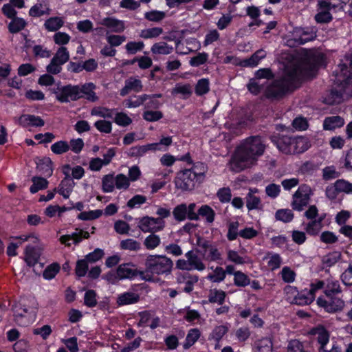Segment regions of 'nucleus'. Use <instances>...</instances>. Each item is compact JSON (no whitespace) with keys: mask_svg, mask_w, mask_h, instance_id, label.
Wrapping results in <instances>:
<instances>
[{"mask_svg":"<svg viewBox=\"0 0 352 352\" xmlns=\"http://www.w3.org/2000/svg\"><path fill=\"white\" fill-rule=\"evenodd\" d=\"M266 56V52L261 49L255 52L250 58L243 61V66L254 67L256 66L261 60Z\"/></svg>","mask_w":352,"mask_h":352,"instance_id":"473e14b6","label":"nucleus"},{"mask_svg":"<svg viewBox=\"0 0 352 352\" xmlns=\"http://www.w3.org/2000/svg\"><path fill=\"white\" fill-rule=\"evenodd\" d=\"M175 220L178 221H184L187 217V206L186 204H181L177 206L173 211Z\"/></svg>","mask_w":352,"mask_h":352,"instance_id":"5fc2aeb1","label":"nucleus"},{"mask_svg":"<svg viewBox=\"0 0 352 352\" xmlns=\"http://www.w3.org/2000/svg\"><path fill=\"white\" fill-rule=\"evenodd\" d=\"M185 256L188 259L190 266L192 270L204 271L206 269V265L198 256L197 253L192 250H190L185 254Z\"/></svg>","mask_w":352,"mask_h":352,"instance_id":"5701e85b","label":"nucleus"},{"mask_svg":"<svg viewBox=\"0 0 352 352\" xmlns=\"http://www.w3.org/2000/svg\"><path fill=\"white\" fill-rule=\"evenodd\" d=\"M200 335H201V333H200V331L199 329H190L186 336V340L184 344V348L185 349H189L199 338Z\"/></svg>","mask_w":352,"mask_h":352,"instance_id":"a18cd8bd","label":"nucleus"},{"mask_svg":"<svg viewBox=\"0 0 352 352\" xmlns=\"http://www.w3.org/2000/svg\"><path fill=\"white\" fill-rule=\"evenodd\" d=\"M144 96H146V101L144 103L146 109H157L162 105V103L157 100L158 98L162 97L161 94H144Z\"/></svg>","mask_w":352,"mask_h":352,"instance_id":"e433bc0d","label":"nucleus"},{"mask_svg":"<svg viewBox=\"0 0 352 352\" xmlns=\"http://www.w3.org/2000/svg\"><path fill=\"white\" fill-rule=\"evenodd\" d=\"M265 149V144L260 136L245 139L237 147L230 162L231 169L240 172L256 164Z\"/></svg>","mask_w":352,"mask_h":352,"instance_id":"f03ea898","label":"nucleus"},{"mask_svg":"<svg viewBox=\"0 0 352 352\" xmlns=\"http://www.w3.org/2000/svg\"><path fill=\"white\" fill-rule=\"evenodd\" d=\"M156 145L148 144L142 146H135L130 148L127 151V155L129 157H142L148 151H153Z\"/></svg>","mask_w":352,"mask_h":352,"instance_id":"c85d7f7f","label":"nucleus"},{"mask_svg":"<svg viewBox=\"0 0 352 352\" xmlns=\"http://www.w3.org/2000/svg\"><path fill=\"white\" fill-rule=\"evenodd\" d=\"M317 304L329 313L342 311L344 307V300L338 297H333L332 296L329 297L328 300L320 297L318 298L317 299Z\"/></svg>","mask_w":352,"mask_h":352,"instance_id":"9b49d317","label":"nucleus"},{"mask_svg":"<svg viewBox=\"0 0 352 352\" xmlns=\"http://www.w3.org/2000/svg\"><path fill=\"white\" fill-rule=\"evenodd\" d=\"M276 144L278 150L285 154H294L303 152L305 140L302 138H292L283 135L277 139Z\"/></svg>","mask_w":352,"mask_h":352,"instance_id":"39448f33","label":"nucleus"},{"mask_svg":"<svg viewBox=\"0 0 352 352\" xmlns=\"http://www.w3.org/2000/svg\"><path fill=\"white\" fill-rule=\"evenodd\" d=\"M226 294L221 289H210L208 294V300L212 303H218L222 305L225 300Z\"/></svg>","mask_w":352,"mask_h":352,"instance_id":"4c0bfd02","label":"nucleus"},{"mask_svg":"<svg viewBox=\"0 0 352 352\" xmlns=\"http://www.w3.org/2000/svg\"><path fill=\"white\" fill-rule=\"evenodd\" d=\"M175 183L176 188L183 191L192 190L197 184H200L192 171L188 169L177 173Z\"/></svg>","mask_w":352,"mask_h":352,"instance_id":"0eeeda50","label":"nucleus"},{"mask_svg":"<svg viewBox=\"0 0 352 352\" xmlns=\"http://www.w3.org/2000/svg\"><path fill=\"white\" fill-rule=\"evenodd\" d=\"M75 183L72 177L64 178L58 188V192L65 199L69 198L73 190Z\"/></svg>","mask_w":352,"mask_h":352,"instance_id":"b1692460","label":"nucleus"},{"mask_svg":"<svg viewBox=\"0 0 352 352\" xmlns=\"http://www.w3.org/2000/svg\"><path fill=\"white\" fill-rule=\"evenodd\" d=\"M315 298V295L307 292L306 293H298L297 296H295L294 298L289 299V302L298 305H305L311 303Z\"/></svg>","mask_w":352,"mask_h":352,"instance_id":"cd10ccee","label":"nucleus"},{"mask_svg":"<svg viewBox=\"0 0 352 352\" xmlns=\"http://www.w3.org/2000/svg\"><path fill=\"white\" fill-rule=\"evenodd\" d=\"M32 182L33 184L31 186L30 190L33 194L40 190L45 189L48 185V182L45 178L41 177H33Z\"/></svg>","mask_w":352,"mask_h":352,"instance_id":"37998d69","label":"nucleus"},{"mask_svg":"<svg viewBox=\"0 0 352 352\" xmlns=\"http://www.w3.org/2000/svg\"><path fill=\"white\" fill-rule=\"evenodd\" d=\"M140 300V296L134 292H126L118 296L117 303L119 305H127L136 303Z\"/></svg>","mask_w":352,"mask_h":352,"instance_id":"c756f323","label":"nucleus"},{"mask_svg":"<svg viewBox=\"0 0 352 352\" xmlns=\"http://www.w3.org/2000/svg\"><path fill=\"white\" fill-rule=\"evenodd\" d=\"M188 170L192 171L195 177H197V179L201 183L204 179V175L207 170V167L204 163L197 162Z\"/></svg>","mask_w":352,"mask_h":352,"instance_id":"de8ad7c7","label":"nucleus"},{"mask_svg":"<svg viewBox=\"0 0 352 352\" xmlns=\"http://www.w3.org/2000/svg\"><path fill=\"white\" fill-rule=\"evenodd\" d=\"M89 233L82 229L76 228L75 232L71 234L63 235L60 237V242L67 246H70V240H72L74 244L79 243L83 239H89Z\"/></svg>","mask_w":352,"mask_h":352,"instance_id":"2eb2a0df","label":"nucleus"},{"mask_svg":"<svg viewBox=\"0 0 352 352\" xmlns=\"http://www.w3.org/2000/svg\"><path fill=\"white\" fill-rule=\"evenodd\" d=\"M26 25L25 21L19 17H14L8 25L9 31L11 33H17L23 30Z\"/></svg>","mask_w":352,"mask_h":352,"instance_id":"864d4df0","label":"nucleus"},{"mask_svg":"<svg viewBox=\"0 0 352 352\" xmlns=\"http://www.w3.org/2000/svg\"><path fill=\"white\" fill-rule=\"evenodd\" d=\"M151 51L153 54L168 55L173 52V47L165 42L161 41L153 44Z\"/></svg>","mask_w":352,"mask_h":352,"instance_id":"c9c22d12","label":"nucleus"},{"mask_svg":"<svg viewBox=\"0 0 352 352\" xmlns=\"http://www.w3.org/2000/svg\"><path fill=\"white\" fill-rule=\"evenodd\" d=\"M138 228L144 233H156L165 228V221L161 219L145 216L138 221Z\"/></svg>","mask_w":352,"mask_h":352,"instance_id":"1a4fd4ad","label":"nucleus"},{"mask_svg":"<svg viewBox=\"0 0 352 352\" xmlns=\"http://www.w3.org/2000/svg\"><path fill=\"white\" fill-rule=\"evenodd\" d=\"M18 122L23 126H43L45 124L41 118L30 114L22 115L18 118Z\"/></svg>","mask_w":352,"mask_h":352,"instance_id":"6ab92c4d","label":"nucleus"},{"mask_svg":"<svg viewBox=\"0 0 352 352\" xmlns=\"http://www.w3.org/2000/svg\"><path fill=\"white\" fill-rule=\"evenodd\" d=\"M334 83L330 97L331 103L339 104L352 96V67L346 64L339 65V72H336Z\"/></svg>","mask_w":352,"mask_h":352,"instance_id":"7ed1b4c3","label":"nucleus"},{"mask_svg":"<svg viewBox=\"0 0 352 352\" xmlns=\"http://www.w3.org/2000/svg\"><path fill=\"white\" fill-rule=\"evenodd\" d=\"M29 14L32 16L39 17L45 14H50V9L45 3H37L30 8Z\"/></svg>","mask_w":352,"mask_h":352,"instance_id":"58836bf2","label":"nucleus"},{"mask_svg":"<svg viewBox=\"0 0 352 352\" xmlns=\"http://www.w3.org/2000/svg\"><path fill=\"white\" fill-rule=\"evenodd\" d=\"M144 17L149 21L160 22L166 17V12L158 10H151L144 14Z\"/></svg>","mask_w":352,"mask_h":352,"instance_id":"69168bd1","label":"nucleus"},{"mask_svg":"<svg viewBox=\"0 0 352 352\" xmlns=\"http://www.w3.org/2000/svg\"><path fill=\"white\" fill-rule=\"evenodd\" d=\"M60 270V266L58 263H53L47 267L43 273V278L47 280H51L55 277Z\"/></svg>","mask_w":352,"mask_h":352,"instance_id":"338daca9","label":"nucleus"},{"mask_svg":"<svg viewBox=\"0 0 352 352\" xmlns=\"http://www.w3.org/2000/svg\"><path fill=\"white\" fill-rule=\"evenodd\" d=\"M318 13L315 15V19L318 23H329L332 20V15L331 14V9L327 5L326 0H318Z\"/></svg>","mask_w":352,"mask_h":352,"instance_id":"ddd939ff","label":"nucleus"},{"mask_svg":"<svg viewBox=\"0 0 352 352\" xmlns=\"http://www.w3.org/2000/svg\"><path fill=\"white\" fill-rule=\"evenodd\" d=\"M316 65L306 63L291 65L286 67L281 78L274 80L266 89V96L270 98H280L294 89L295 83L309 76Z\"/></svg>","mask_w":352,"mask_h":352,"instance_id":"f257e3e1","label":"nucleus"},{"mask_svg":"<svg viewBox=\"0 0 352 352\" xmlns=\"http://www.w3.org/2000/svg\"><path fill=\"white\" fill-rule=\"evenodd\" d=\"M258 192L256 188L250 189L246 197V206L249 210L259 209L261 208V201L258 197L254 194Z\"/></svg>","mask_w":352,"mask_h":352,"instance_id":"a878e982","label":"nucleus"},{"mask_svg":"<svg viewBox=\"0 0 352 352\" xmlns=\"http://www.w3.org/2000/svg\"><path fill=\"white\" fill-rule=\"evenodd\" d=\"M144 265L145 270L140 273V278L145 281H152L153 275L170 274L173 267V262L164 255H148Z\"/></svg>","mask_w":352,"mask_h":352,"instance_id":"20e7f679","label":"nucleus"},{"mask_svg":"<svg viewBox=\"0 0 352 352\" xmlns=\"http://www.w3.org/2000/svg\"><path fill=\"white\" fill-rule=\"evenodd\" d=\"M255 352H272V342L270 339L264 338L255 342Z\"/></svg>","mask_w":352,"mask_h":352,"instance_id":"79ce46f5","label":"nucleus"},{"mask_svg":"<svg viewBox=\"0 0 352 352\" xmlns=\"http://www.w3.org/2000/svg\"><path fill=\"white\" fill-rule=\"evenodd\" d=\"M102 190L105 192H111L115 188V178L113 175H104L102 180Z\"/></svg>","mask_w":352,"mask_h":352,"instance_id":"0e129e2a","label":"nucleus"},{"mask_svg":"<svg viewBox=\"0 0 352 352\" xmlns=\"http://www.w3.org/2000/svg\"><path fill=\"white\" fill-rule=\"evenodd\" d=\"M327 5L333 12H343L344 7L350 0H326Z\"/></svg>","mask_w":352,"mask_h":352,"instance_id":"3c124183","label":"nucleus"},{"mask_svg":"<svg viewBox=\"0 0 352 352\" xmlns=\"http://www.w3.org/2000/svg\"><path fill=\"white\" fill-rule=\"evenodd\" d=\"M163 29L160 27H155L141 30L140 36L144 39L158 37L163 33Z\"/></svg>","mask_w":352,"mask_h":352,"instance_id":"c03bdc74","label":"nucleus"},{"mask_svg":"<svg viewBox=\"0 0 352 352\" xmlns=\"http://www.w3.org/2000/svg\"><path fill=\"white\" fill-rule=\"evenodd\" d=\"M312 195L311 188L307 185H301L293 195L292 207L294 210L301 211L310 200Z\"/></svg>","mask_w":352,"mask_h":352,"instance_id":"6e6552de","label":"nucleus"},{"mask_svg":"<svg viewBox=\"0 0 352 352\" xmlns=\"http://www.w3.org/2000/svg\"><path fill=\"white\" fill-rule=\"evenodd\" d=\"M69 148V144L66 141H58L51 146L52 151L56 155L63 154L67 152Z\"/></svg>","mask_w":352,"mask_h":352,"instance_id":"680f3d73","label":"nucleus"},{"mask_svg":"<svg viewBox=\"0 0 352 352\" xmlns=\"http://www.w3.org/2000/svg\"><path fill=\"white\" fill-rule=\"evenodd\" d=\"M197 252L203 258L209 261H218L221 260V254L219 249L210 241L199 238L197 241Z\"/></svg>","mask_w":352,"mask_h":352,"instance_id":"423d86ee","label":"nucleus"},{"mask_svg":"<svg viewBox=\"0 0 352 352\" xmlns=\"http://www.w3.org/2000/svg\"><path fill=\"white\" fill-rule=\"evenodd\" d=\"M199 278L197 275H192L188 272L177 273L176 274V281L178 284H185L184 291L190 293L193 290V286L198 282Z\"/></svg>","mask_w":352,"mask_h":352,"instance_id":"4468645a","label":"nucleus"},{"mask_svg":"<svg viewBox=\"0 0 352 352\" xmlns=\"http://www.w3.org/2000/svg\"><path fill=\"white\" fill-rule=\"evenodd\" d=\"M294 45H301L306 42L313 40L316 36V32L311 31L308 32L302 29H296L294 31Z\"/></svg>","mask_w":352,"mask_h":352,"instance_id":"a211bd4d","label":"nucleus"},{"mask_svg":"<svg viewBox=\"0 0 352 352\" xmlns=\"http://www.w3.org/2000/svg\"><path fill=\"white\" fill-rule=\"evenodd\" d=\"M226 276V272L221 267H216L213 274L208 275L207 278L213 283L222 282Z\"/></svg>","mask_w":352,"mask_h":352,"instance_id":"8fccbe9b","label":"nucleus"},{"mask_svg":"<svg viewBox=\"0 0 352 352\" xmlns=\"http://www.w3.org/2000/svg\"><path fill=\"white\" fill-rule=\"evenodd\" d=\"M338 192L352 193V183L344 179H338L335 183Z\"/></svg>","mask_w":352,"mask_h":352,"instance_id":"774afa93","label":"nucleus"},{"mask_svg":"<svg viewBox=\"0 0 352 352\" xmlns=\"http://www.w3.org/2000/svg\"><path fill=\"white\" fill-rule=\"evenodd\" d=\"M341 256L342 254L340 252L334 251L323 256L322 261L326 266L331 267L341 259Z\"/></svg>","mask_w":352,"mask_h":352,"instance_id":"49530a36","label":"nucleus"},{"mask_svg":"<svg viewBox=\"0 0 352 352\" xmlns=\"http://www.w3.org/2000/svg\"><path fill=\"white\" fill-rule=\"evenodd\" d=\"M199 216L205 217L208 223H212L214 220L215 212L208 205H204L199 209Z\"/></svg>","mask_w":352,"mask_h":352,"instance_id":"bf43d9fd","label":"nucleus"},{"mask_svg":"<svg viewBox=\"0 0 352 352\" xmlns=\"http://www.w3.org/2000/svg\"><path fill=\"white\" fill-rule=\"evenodd\" d=\"M69 54L67 48L61 47L57 50L52 59L54 61H56L63 65L69 60Z\"/></svg>","mask_w":352,"mask_h":352,"instance_id":"13d9d810","label":"nucleus"},{"mask_svg":"<svg viewBox=\"0 0 352 352\" xmlns=\"http://www.w3.org/2000/svg\"><path fill=\"white\" fill-rule=\"evenodd\" d=\"M309 333L316 336V339L320 346L329 344L330 335L324 327L319 325L311 329Z\"/></svg>","mask_w":352,"mask_h":352,"instance_id":"412c9836","label":"nucleus"},{"mask_svg":"<svg viewBox=\"0 0 352 352\" xmlns=\"http://www.w3.org/2000/svg\"><path fill=\"white\" fill-rule=\"evenodd\" d=\"M143 271H139L135 265L127 263L120 265L116 271L118 279L133 278L137 276H140V273Z\"/></svg>","mask_w":352,"mask_h":352,"instance_id":"f8f14e48","label":"nucleus"},{"mask_svg":"<svg viewBox=\"0 0 352 352\" xmlns=\"http://www.w3.org/2000/svg\"><path fill=\"white\" fill-rule=\"evenodd\" d=\"M267 261V266L271 270L279 268L282 263V258L278 254L267 252L264 257Z\"/></svg>","mask_w":352,"mask_h":352,"instance_id":"72a5a7b5","label":"nucleus"},{"mask_svg":"<svg viewBox=\"0 0 352 352\" xmlns=\"http://www.w3.org/2000/svg\"><path fill=\"white\" fill-rule=\"evenodd\" d=\"M142 84L140 80L130 78L125 81L124 87L120 90V95L124 96L131 91L140 92L142 90Z\"/></svg>","mask_w":352,"mask_h":352,"instance_id":"4be33fe9","label":"nucleus"},{"mask_svg":"<svg viewBox=\"0 0 352 352\" xmlns=\"http://www.w3.org/2000/svg\"><path fill=\"white\" fill-rule=\"evenodd\" d=\"M99 23L107 28L111 32L116 33L122 32L125 29L124 21L114 17H105Z\"/></svg>","mask_w":352,"mask_h":352,"instance_id":"dca6fc26","label":"nucleus"},{"mask_svg":"<svg viewBox=\"0 0 352 352\" xmlns=\"http://www.w3.org/2000/svg\"><path fill=\"white\" fill-rule=\"evenodd\" d=\"M37 170L41 174L50 177L53 173L52 162L49 157H44L37 164Z\"/></svg>","mask_w":352,"mask_h":352,"instance_id":"7c9ffc66","label":"nucleus"},{"mask_svg":"<svg viewBox=\"0 0 352 352\" xmlns=\"http://www.w3.org/2000/svg\"><path fill=\"white\" fill-rule=\"evenodd\" d=\"M234 283L238 287H245L250 284V278L241 271H236L234 274Z\"/></svg>","mask_w":352,"mask_h":352,"instance_id":"6e6d98bb","label":"nucleus"},{"mask_svg":"<svg viewBox=\"0 0 352 352\" xmlns=\"http://www.w3.org/2000/svg\"><path fill=\"white\" fill-rule=\"evenodd\" d=\"M40 252L37 251L34 247L28 245L25 250V261L32 267L34 266L38 261Z\"/></svg>","mask_w":352,"mask_h":352,"instance_id":"bb28decb","label":"nucleus"},{"mask_svg":"<svg viewBox=\"0 0 352 352\" xmlns=\"http://www.w3.org/2000/svg\"><path fill=\"white\" fill-rule=\"evenodd\" d=\"M64 24L63 20L60 17H51L45 21L44 26L50 32H55L60 28Z\"/></svg>","mask_w":352,"mask_h":352,"instance_id":"a19ab883","label":"nucleus"},{"mask_svg":"<svg viewBox=\"0 0 352 352\" xmlns=\"http://www.w3.org/2000/svg\"><path fill=\"white\" fill-rule=\"evenodd\" d=\"M228 330V324H222L217 326L212 331L210 337L215 341L219 342L227 333Z\"/></svg>","mask_w":352,"mask_h":352,"instance_id":"09e8293b","label":"nucleus"},{"mask_svg":"<svg viewBox=\"0 0 352 352\" xmlns=\"http://www.w3.org/2000/svg\"><path fill=\"white\" fill-rule=\"evenodd\" d=\"M344 124V120L341 116H334L327 117L323 122L324 130L332 131L342 127Z\"/></svg>","mask_w":352,"mask_h":352,"instance_id":"393cba45","label":"nucleus"},{"mask_svg":"<svg viewBox=\"0 0 352 352\" xmlns=\"http://www.w3.org/2000/svg\"><path fill=\"white\" fill-rule=\"evenodd\" d=\"M103 214V210L97 209L94 210L85 211L80 212L78 218L83 221H90L99 218Z\"/></svg>","mask_w":352,"mask_h":352,"instance_id":"603ef678","label":"nucleus"},{"mask_svg":"<svg viewBox=\"0 0 352 352\" xmlns=\"http://www.w3.org/2000/svg\"><path fill=\"white\" fill-rule=\"evenodd\" d=\"M14 320L16 323L21 326H26L29 323L25 314L28 313V309L19 302H16L12 306Z\"/></svg>","mask_w":352,"mask_h":352,"instance_id":"f3484780","label":"nucleus"},{"mask_svg":"<svg viewBox=\"0 0 352 352\" xmlns=\"http://www.w3.org/2000/svg\"><path fill=\"white\" fill-rule=\"evenodd\" d=\"M173 94H181L184 98H188L192 94L191 86L188 84H177L172 90Z\"/></svg>","mask_w":352,"mask_h":352,"instance_id":"4d7b16f0","label":"nucleus"},{"mask_svg":"<svg viewBox=\"0 0 352 352\" xmlns=\"http://www.w3.org/2000/svg\"><path fill=\"white\" fill-rule=\"evenodd\" d=\"M78 85H67L57 89L55 92L56 99L61 102H68L80 99Z\"/></svg>","mask_w":352,"mask_h":352,"instance_id":"9d476101","label":"nucleus"},{"mask_svg":"<svg viewBox=\"0 0 352 352\" xmlns=\"http://www.w3.org/2000/svg\"><path fill=\"white\" fill-rule=\"evenodd\" d=\"M210 90V82L207 78H201L198 80L195 86V94L197 96H202L207 94Z\"/></svg>","mask_w":352,"mask_h":352,"instance_id":"052dcab7","label":"nucleus"},{"mask_svg":"<svg viewBox=\"0 0 352 352\" xmlns=\"http://www.w3.org/2000/svg\"><path fill=\"white\" fill-rule=\"evenodd\" d=\"M161 244V239L159 235L155 233H151L145 237L143 245L148 250H153Z\"/></svg>","mask_w":352,"mask_h":352,"instance_id":"2f4dec72","label":"nucleus"},{"mask_svg":"<svg viewBox=\"0 0 352 352\" xmlns=\"http://www.w3.org/2000/svg\"><path fill=\"white\" fill-rule=\"evenodd\" d=\"M120 246L122 250L134 252L140 251L142 248L141 243L133 239H126L121 241Z\"/></svg>","mask_w":352,"mask_h":352,"instance_id":"ea45409f","label":"nucleus"},{"mask_svg":"<svg viewBox=\"0 0 352 352\" xmlns=\"http://www.w3.org/2000/svg\"><path fill=\"white\" fill-rule=\"evenodd\" d=\"M341 289L340 286V283L338 280H329L326 289L324 291V294L327 297H330L331 296L340 293Z\"/></svg>","mask_w":352,"mask_h":352,"instance_id":"e2e57ef3","label":"nucleus"},{"mask_svg":"<svg viewBox=\"0 0 352 352\" xmlns=\"http://www.w3.org/2000/svg\"><path fill=\"white\" fill-rule=\"evenodd\" d=\"M322 218L311 220L305 226L306 232L311 236L317 235L322 228Z\"/></svg>","mask_w":352,"mask_h":352,"instance_id":"f704fd0d","label":"nucleus"},{"mask_svg":"<svg viewBox=\"0 0 352 352\" xmlns=\"http://www.w3.org/2000/svg\"><path fill=\"white\" fill-rule=\"evenodd\" d=\"M78 88L80 89V98H85L87 100L91 102L98 100V98L94 91L96 89V86L94 83L88 82L82 85H78Z\"/></svg>","mask_w":352,"mask_h":352,"instance_id":"aec40b11","label":"nucleus"}]
</instances>
